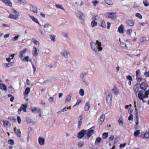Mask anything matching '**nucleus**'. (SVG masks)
Masks as SVG:
<instances>
[{
    "label": "nucleus",
    "instance_id": "37",
    "mask_svg": "<svg viewBox=\"0 0 149 149\" xmlns=\"http://www.w3.org/2000/svg\"><path fill=\"white\" fill-rule=\"evenodd\" d=\"M79 93L81 96H83L84 94V90L83 89H80L79 91Z\"/></svg>",
    "mask_w": 149,
    "mask_h": 149
},
{
    "label": "nucleus",
    "instance_id": "40",
    "mask_svg": "<svg viewBox=\"0 0 149 149\" xmlns=\"http://www.w3.org/2000/svg\"><path fill=\"white\" fill-rule=\"evenodd\" d=\"M143 138H149V132H146L144 135Z\"/></svg>",
    "mask_w": 149,
    "mask_h": 149
},
{
    "label": "nucleus",
    "instance_id": "4",
    "mask_svg": "<svg viewBox=\"0 0 149 149\" xmlns=\"http://www.w3.org/2000/svg\"><path fill=\"white\" fill-rule=\"evenodd\" d=\"M149 94V89L147 90L145 93V95H143V93H142V95L141 96V98H139L140 100L142 101V102L143 103H145L146 102V101L144 100L143 99L145 98H147L148 97V95Z\"/></svg>",
    "mask_w": 149,
    "mask_h": 149
},
{
    "label": "nucleus",
    "instance_id": "56",
    "mask_svg": "<svg viewBox=\"0 0 149 149\" xmlns=\"http://www.w3.org/2000/svg\"><path fill=\"white\" fill-rule=\"evenodd\" d=\"M26 122L29 123H31L32 122V120L29 118H27L26 119Z\"/></svg>",
    "mask_w": 149,
    "mask_h": 149
},
{
    "label": "nucleus",
    "instance_id": "16",
    "mask_svg": "<svg viewBox=\"0 0 149 149\" xmlns=\"http://www.w3.org/2000/svg\"><path fill=\"white\" fill-rule=\"evenodd\" d=\"M37 49L36 47L35 46H33L32 50V54L33 56H37L38 55V53L37 52Z\"/></svg>",
    "mask_w": 149,
    "mask_h": 149
},
{
    "label": "nucleus",
    "instance_id": "27",
    "mask_svg": "<svg viewBox=\"0 0 149 149\" xmlns=\"http://www.w3.org/2000/svg\"><path fill=\"white\" fill-rule=\"evenodd\" d=\"M71 96L70 94L68 95L66 97V99L65 100V103H66L67 102L70 101L71 100Z\"/></svg>",
    "mask_w": 149,
    "mask_h": 149
},
{
    "label": "nucleus",
    "instance_id": "55",
    "mask_svg": "<svg viewBox=\"0 0 149 149\" xmlns=\"http://www.w3.org/2000/svg\"><path fill=\"white\" fill-rule=\"evenodd\" d=\"M140 73V70L139 69L137 70L136 71V77H138L139 75V74Z\"/></svg>",
    "mask_w": 149,
    "mask_h": 149
},
{
    "label": "nucleus",
    "instance_id": "57",
    "mask_svg": "<svg viewBox=\"0 0 149 149\" xmlns=\"http://www.w3.org/2000/svg\"><path fill=\"white\" fill-rule=\"evenodd\" d=\"M98 2V1L95 0V1H92V3H93V5L95 6H96V4Z\"/></svg>",
    "mask_w": 149,
    "mask_h": 149
},
{
    "label": "nucleus",
    "instance_id": "42",
    "mask_svg": "<svg viewBox=\"0 0 149 149\" xmlns=\"http://www.w3.org/2000/svg\"><path fill=\"white\" fill-rule=\"evenodd\" d=\"M56 7L57 8H60L61 9H62V10H64V9L63 8V7L62 6V5H60V4H56Z\"/></svg>",
    "mask_w": 149,
    "mask_h": 149
},
{
    "label": "nucleus",
    "instance_id": "33",
    "mask_svg": "<svg viewBox=\"0 0 149 149\" xmlns=\"http://www.w3.org/2000/svg\"><path fill=\"white\" fill-rule=\"evenodd\" d=\"M29 56H26L24 58H23L22 61H24V60H25V61L26 62H28V61H31V59H30V60H29Z\"/></svg>",
    "mask_w": 149,
    "mask_h": 149
},
{
    "label": "nucleus",
    "instance_id": "25",
    "mask_svg": "<svg viewBox=\"0 0 149 149\" xmlns=\"http://www.w3.org/2000/svg\"><path fill=\"white\" fill-rule=\"evenodd\" d=\"M31 11L34 13H36L37 11V8L35 6H32L31 8Z\"/></svg>",
    "mask_w": 149,
    "mask_h": 149
},
{
    "label": "nucleus",
    "instance_id": "3",
    "mask_svg": "<svg viewBox=\"0 0 149 149\" xmlns=\"http://www.w3.org/2000/svg\"><path fill=\"white\" fill-rule=\"evenodd\" d=\"M104 15L106 18L114 19L116 18V14L115 13H106Z\"/></svg>",
    "mask_w": 149,
    "mask_h": 149
},
{
    "label": "nucleus",
    "instance_id": "53",
    "mask_svg": "<svg viewBox=\"0 0 149 149\" xmlns=\"http://www.w3.org/2000/svg\"><path fill=\"white\" fill-rule=\"evenodd\" d=\"M84 144V142H82V141L79 142V143H78V147L79 148L83 146V145Z\"/></svg>",
    "mask_w": 149,
    "mask_h": 149
},
{
    "label": "nucleus",
    "instance_id": "63",
    "mask_svg": "<svg viewBox=\"0 0 149 149\" xmlns=\"http://www.w3.org/2000/svg\"><path fill=\"white\" fill-rule=\"evenodd\" d=\"M144 75L146 77H149V71L148 72H146L145 73H144Z\"/></svg>",
    "mask_w": 149,
    "mask_h": 149
},
{
    "label": "nucleus",
    "instance_id": "49",
    "mask_svg": "<svg viewBox=\"0 0 149 149\" xmlns=\"http://www.w3.org/2000/svg\"><path fill=\"white\" fill-rule=\"evenodd\" d=\"M135 16L139 18L140 19H141L142 18V17L141 14L139 13H136L135 14Z\"/></svg>",
    "mask_w": 149,
    "mask_h": 149
},
{
    "label": "nucleus",
    "instance_id": "31",
    "mask_svg": "<svg viewBox=\"0 0 149 149\" xmlns=\"http://www.w3.org/2000/svg\"><path fill=\"white\" fill-rule=\"evenodd\" d=\"M49 38L51 39L52 41L54 42L55 41V36L54 35H50L49 36Z\"/></svg>",
    "mask_w": 149,
    "mask_h": 149
},
{
    "label": "nucleus",
    "instance_id": "1",
    "mask_svg": "<svg viewBox=\"0 0 149 149\" xmlns=\"http://www.w3.org/2000/svg\"><path fill=\"white\" fill-rule=\"evenodd\" d=\"M148 87V85L145 82H143L140 85V88L142 90L139 91V93L138 94L139 98H141V96L142 95V93H143L146 90Z\"/></svg>",
    "mask_w": 149,
    "mask_h": 149
},
{
    "label": "nucleus",
    "instance_id": "60",
    "mask_svg": "<svg viewBox=\"0 0 149 149\" xmlns=\"http://www.w3.org/2000/svg\"><path fill=\"white\" fill-rule=\"evenodd\" d=\"M51 26L50 24H45L44 26V28H49V27H51Z\"/></svg>",
    "mask_w": 149,
    "mask_h": 149
},
{
    "label": "nucleus",
    "instance_id": "50",
    "mask_svg": "<svg viewBox=\"0 0 149 149\" xmlns=\"http://www.w3.org/2000/svg\"><path fill=\"white\" fill-rule=\"evenodd\" d=\"M126 78L127 79L129 80L130 81H132V79L131 76L129 75L126 76Z\"/></svg>",
    "mask_w": 149,
    "mask_h": 149
},
{
    "label": "nucleus",
    "instance_id": "17",
    "mask_svg": "<svg viewBox=\"0 0 149 149\" xmlns=\"http://www.w3.org/2000/svg\"><path fill=\"white\" fill-rule=\"evenodd\" d=\"M124 26L123 24H121L118 28V31L121 34L124 33Z\"/></svg>",
    "mask_w": 149,
    "mask_h": 149
},
{
    "label": "nucleus",
    "instance_id": "52",
    "mask_svg": "<svg viewBox=\"0 0 149 149\" xmlns=\"http://www.w3.org/2000/svg\"><path fill=\"white\" fill-rule=\"evenodd\" d=\"M81 100H77L76 103L73 106V107H75L77 105H79L80 103L81 102Z\"/></svg>",
    "mask_w": 149,
    "mask_h": 149
},
{
    "label": "nucleus",
    "instance_id": "24",
    "mask_svg": "<svg viewBox=\"0 0 149 149\" xmlns=\"http://www.w3.org/2000/svg\"><path fill=\"white\" fill-rule=\"evenodd\" d=\"M90 107V104L88 103H86L84 107L85 111H88L89 110Z\"/></svg>",
    "mask_w": 149,
    "mask_h": 149
},
{
    "label": "nucleus",
    "instance_id": "59",
    "mask_svg": "<svg viewBox=\"0 0 149 149\" xmlns=\"http://www.w3.org/2000/svg\"><path fill=\"white\" fill-rule=\"evenodd\" d=\"M17 119L18 123L20 124L21 123V119L20 117L19 116H18Z\"/></svg>",
    "mask_w": 149,
    "mask_h": 149
},
{
    "label": "nucleus",
    "instance_id": "34",
    "mask_svg": "<svg viewBox=\"0 0 149 149\" xmlns=\"http://www.w3.org/2000/svg\"><path fill=\"white\" fill-rule=\"evenodd\" d=\"M123 120L122 118L120 117L119 119L118 122L120 123V125H123Z\"/></svg>",
    "mask_w": 149,
    "mask_h": 149
},
{
    "label": "nucleus",
    "instance_id": "5",
    "mask_svg": "<svg viewBox=\"0 0 149 149\" xmlns=\"http://www.w3.org/2000/svg\"><path fill=\"white\" fill-rule=\"evenodd\" d=\"M95 127L94 126L92 127L89 129L88 132L86 133L88 136L87 139H88L91 136L92 134L93 133L94 131Z\"/></svg>",
    "mask_w": 149,
    "mask_h": 149
},
{
    "label": "nucleus",
    "instance_id": "30",
    "mask_svg": "<svg viewBox=\"0 0 149 149\" xmlns=\"http://www.w3.org/2000/svg\"><path fill=\"white\" fill-rule=\"evenodd\" d=\"M101 141V138L100 137H97L96 138L95 142V145L97 144V143H100Z\"/></svg>",
    "mask_w": 149,
    "mask_h": 149
},
{
    "label": "nucleus",
    "instance_id": "46",
    "mask_svg": "<svg viewBox=\"0 0 149 149\" xmlns=\"http://www.w3.org/2000/svg\"><path fill=\"white\" fill-rule=\"evenodd\" d=\"M143 3L144 6H149V3L146 0L144 1Z\"/></svg>",
    "mask_w": 149,
    "mask_h": 149
},
{
    "label": "nucleus",
    "instance_id": "18",
    "mask_svg": "<svg viewBox=\"0 0 149 149\" xmlns=\"http://www.w3.org/2000/svg\"><path fill=\"white\" fill-rule=\"evenodd\" d=\"M14 130L15 132V133L16 134V135L19 137H21V132L19 130H18L16 128V127H15L14 128Z\"/></svg>",
    "mask_w": 149,
    "mask_h": 149
},
{
    "label": "nucleus",
    "instance_id": "6",
    "mask_svg": "<svg viewBox=\"0 0 149 149\" xmlns=\"http://www.w3.org/2000/svg\"><path fill=\"white\" fill-rule=\"evenodd\" d=\"M86 133V130L83 129L78 133L77 134V137L81 139L83 138Z\"/></svg>",
    "mask_w": 149,
    "mask_h": 149
},
{
    "label": "nucleus",
    "instance_id": "11",
    "mask_svg": "<svg viewBox=\"0 0 149 149\" xmlns=\"http://www.w3.org/2000/svg\"><path fill=\"white\" fill-rule=\"evenodd\" d=\"M31 110L33 113H35L38 112H40L41 109L37 107H33L31 108Z\"/></svg>",
    "mask_w": 149,
    "mask_h": 149
},
{
    "label": "nucleus",
    "instance_id": "29",
    "mask_svg": "<svg viewBox=\"0 0 149 149\" xmlns=\"http://www.w3.org/2000/svg\"><path fill=\"white\" fill-rule=\"evenodd\" d=\"M97 25V23L95 21L93 20L91 22V26L92 27H94L96 26Z\"/></svg>",
    "mask_w": 149,
    "mask_h": 149
},
{
    "label": "nucleus",
    "instance_id": "62",
    "mask_svg": "<svg viewBox=\"0 0 149 149\" xmlns=\"http://www.w3.org/2000/svg\"><path fill=\"white\" fill-rule=\"evenodd\" d=\"M126 143H125L123 144H120V148H123L125 147L126 145Z\"/></svg>",
    "mask_w": 149,
    "mask_h": 149
},
{
    "label": "nucleus",
    "instance_id": "2",
    "mask_svg": "<svg viewBox=\"0 0 149 149\" xmlns=\"http://www.w3.org/2000/svg\"><path fill=\"white\" fill-rule=\"evenodd\" d=\"M92 48L96 52L97 49L101 51L102 50V48L101 47V43L99 42L98 40L96 41V43H95L93 42H91L90 43Z\"/></svg>",
    "mask_w": 149,
    "mask_h": 149
},
{
    "label": "nucleus",
    "instance_id": "35",
    "mask_svg": "<svg viewBox=\"0 0 149 149\" xmlns=\"http://www.w3.org/2000/svg\"><path fill=\"white\" fill-rule=\"evenodd\" d=\"M30 91V88L29 87H27L24 91V94H28Z\"/></svg>",
    "mask_w": 149,
    "mask_h": 149
},
{
    "label": "nucleus",
    "instance_id": "48",
    "mask_svg": "<svg viewBox=\"0 0 149 149\" xmlns=\"http://www.w3.org/2000/svg\"><path fill=\"white\" fill-rule=\"evenodd\" d=\"M19 37V35L15 36L12 38L11 40L13 41H16L17 40Z\"/></svg>",
    "mask_w": 149,
    "mask_h": 149
},
{
    "label": "nucleus",
    "instance_id": "22",
    "mask_svg": "<svg viewBox=\"0 0 149 149\" xmlns=\"http://www.w3.org/2000/svg\"><path fill=\"white\" fill-rule=\"evenodd\" d=\"M30 17L35 22L38 23L40 26H41V25H40V24L37 19L36 18H35L33 16H30Z\"/></svg>",
    "mask_w": 149,
    "mask_h": 149
},
{
    "label": "nucleus",
    "instance_id": "61",
    "mask_svg": "<svg viewBox=\"0 0 149 149\" xmlns=\"http://www.w3.org/2000/svg\"><path fill=\"white\" fill-rule=\"evenodd\" d=\"M114 135H111L109 138V140H110L109 141H113L114 139Z\"/></svg>",
    "mask_w": 149,
    "mask_h": 149
},
{
    "label": "nucleus",
    "instance_id": "58",
    "mask_svg": "<svg viewBox=\"0 0 149 149\" xmlns=\"http://www.w3.org/2000/svg\"><path fill=\"white\" fill-rule=\"evenodd\" d=\"M10 101L13 102L14 99V97L12 95L10 94Z\"/></svg>",
    "mask_w": 149,
    "mask_h": 149
},
{
    "label": "nucleus",
    "instance_id": "47",
    "mask_svg": "<svg viewBox=\"0 0 149 149\" xmlns=\"http://www.w3.org/2000/svg\"><path fill=\"white\" fill-rule=\"evenodd\" d=\"M106 3L109 5H111L113 4L111 0H107Z\"/></svg>",
    "mask_w": 149,
    "mask_h": 149
},
{
    "label": "nucleus",
    "instance_id": "43",
    "mask_svg": "<svg viewBox=\"0 0 149 149\" xmlns=\"http://www.w3.org/2000/svg\"><path fill=\"white\" fill-rule=\"evenodd\" d=\"M32 41L36 45H38L40 44L39 42L35 39H32Z\"/></svg>",
    "mask_w": 149,
    "mask_h": 149
},
{
    "label": "nucleus",
    "instance_id": "21",
    "mask_svg": "<svg viewBox=\"0 0 149 149\" xmlns=\"http://www.w3.org/2000/svg\"><path fill=\"white\" fill-rule=\"evenodd\" d=\"M27 49H25L21 51L20 52V57L22 59V58L24 56L23 54L26 53V52Z\"/></svg>",
    "mask_w": 149,
    "mask_h": 149
},
{
    "label": "nucleus",
    "instance_id": "7",
    "mask_svg": "<svg viewBox=\"0 0 149 149\" xmlns=\"http://www.w3.org/2000/svg\"><path fill=\"white\" fill-rule=\"evenodd\" d=\"M76 16L80 19L83 20L84 17V14L81 12L77 11L75 13Z\"/></svg>",
    "mask_w": 149,
    "mask_h": 149
},
{
    "label": "nucleus",
    "instance_id": "23",
    "mask_svg": "<svg viewBox=\"0 0 149 149\" xmlns=\"http://www.w3.org/2000/svg\"><path fill=\"white\" fill-rule=\"evenodd\" d=\"M0 88L2 90L6 91L7 90L6 86L3 84H0Z\"/></svg>",
    "mask_w": 149,
    "mask_h": 149
},
{
    "label": "nucleus",
    "instance_id": "19",
    "mask_svg": "<svg viewBox=\"0 0 149 149\" xmlns=\"http://www.w3.org/2000/svg\"><path fill=\"white\" fill-rule=\"evenodd\" d=\"M19 15H20L17 14L15 15L11 14H10V18L15 20H16L18 19V17Z\"/></svg>",
    "mask_w": 149,
    "mask_h": 149
},
{
    "label": "nucleus",
    "instance_id": "44",
    "mask_svg": "<svg viewBox=\"0 0 149 149\" xmlns=\"http://www.w3.org/2000/svg\"><path fill=\"white\" fill-rule=\"evenodd\" d=\"M101 26L102 27L104 28H106V24L105 22L104 21H103L102 22L101 25L100 26Z\"/></svg>",
    "mask_w": 149,
    "mask_h": 149
},
{
    "label": "nucleus",
    "instance_id": "51",
    "mask_svg": "<svg viewBox=\"0 0 149 149\" xmlns=\"http://www.w3.org/2000/svg\"><path fill=\"white\" fill-rule=\"evenodd\" d=\"M15 92V90L14 89L12 88V87L10 86V93H13Z\"/></svg>",
    "mask_w": 149,
    "mask_h": 149
},
{
    "label": "nucleus",
    "instance_id": "32",
    "mask_svg": "<svg viewBox=\"0 0 149 149\" xmlns=\"http://www.w3.org/2000/svg\"><path fill=\"white\" fill-rule=\"evenodd\" d=\"M140 134V131L139 130H136L134 133V135L135 137L137 136Z\"/></svg>",
    "mask_w": 149,
    "mask_h": 149
},
{
    "label": "nucleus",
    "instance_id": "15",
    "mask_svg": "<svg viewBox=\"0 0 149 149\" xmlns=\"http://www.w3.org/2000/svg\"><path fill=\"white\" fill-rule=\"evenodd\" d=\"M106 102L109 104H111V94H109L107 96Z\"/></svg>",
    "mask_w": 149,
    "mask_h": 149
},
{
    "label": "nucleus",
    "instance_id": "38",
    "mask_svg": "<svg viewBox=\"0 0 149 149\" xmlns=\"http://www.w3.org/2000/svg\"><path fill=\"white\" fill-rule=\"evenodd\" d=\"M108 133L107 132H104L102 134V137L104 139H106L108 136Z\"/></svg>",
    "mask_w": 149,
    "mask_h": 149
},
{
    "label": "nucleus",
    "instance_id": "20",
    "mask_svg": "<svg viewBox=\"0 0 149 149\" xmlns=\"http://www.w3.org/2000/svg\"><path fill=\"white\" fill-rule=\"evenodd\" d=\"M63 52L61 53V54L65 58H68L69 53L66 50L63 51Z\"/></svg>",
    "mask_w": 149,
    "mask_h": 149
},
{
    "label": "nucleus",
    "instance_id": "26",
    "mask_svg": "<svg viewBox=\"0 0 149 149\" xmlns=\"http://www.w3.org/2000/svg\"><path fill=\"white\" fill-rule=\"evenodd\" d=\"M11 12L12 13H14L15 15H20L19 13L16 10H15L13 8L11 9Z\"/></svg>",
    "mask_w": 149,
    "mask_h": 149
},
{
    "label": "nucleus",
    "instance_id": "41",
    "mask_svg": "<svg viewBox=\"0 0 149 149\" xmlns=\"http://www.w3.org/2000/svg\"><path fill=\"white\" fill-rule=\"evenodd\" d=\"M146 40V38L143 36L142 37L140 40V42L141 43L144 42Z\"/></svg>",
    "mask_w": 149,
    "mask_h": 149
},
{
    "label": "nucleus",
    "instance_id": "10",
    "mask_svg": "<svg viewBox=\"0 0 149 149\" xmlns=\"http://www.w3.org/2000/svg\"><path fill=\"white\" fill-rule=\"evenodd\" d=\"M105 116L104 115L102 114L98 121V123L100 125H101L103 123L105 119Z\"/></svg>",
    "mask_w": 149,
    "mask_h": 149
},
{
    "label": "nucleus",
    "instance_id": "45",
    "mask_svg": "<svg viewBox=\"0 0 149 149\" xmlns=\"http://www.w3.org/2000/svg\"><path fill=\"white\" fill-rule=\"evenodd\" d=\"M3 123L4 126L6 127L8 125L9 122L7 121L3 120Z\"/></svg>",
    "mask_w": 149,
    "mask_h": 149
},
{
    "label": "nucleus",
    "instance_id": "64",
    "mask_svg": "<svg viewBox=\"0 0 149 149\" xmlns=\"http://www.w3.org/2000/svg\"><path fill=\"white\" fill-rule=\"evenodd\" d=\"M136 80L138 82L141 81L142 80V78H139L138 77H136Z\"/></svg>",
    "mask_w": 149,
    "mask_h": 149
},
{
    "label": "nucleus",
    "instance_id": "13",
    "mask_svg": "<svg viewBox=\"0 0 149 149\" xmlns=\"http://www.w3.org/2000/svg\"><path fill=\"white\" fill-rule=\"evenodd\" d=\"M38 142L39 144L41 146H43L45 143V139L42 137H39L38 138Z\"/></svg>",
    "mask_w": 149,
    "mask_h": 149
},
{
    "label": "nucleus",
    "instance_id": "8",
    "mask_svg": "<svg viewBox=\"0 0 149 149\" xmlns=\"http://www.w3.org/2000/svg\"><path fill=\"white\" fill-rule=\"evenodd\" d=\"M134 112H135L134 114L135 116V120L136 124L137 125L139 124V118L138 116V110L136 108H135Z\"/></svg>",
    "mask_w": 149,
    "mask_h": 149
},
{
    "label": "nucleus",
    "instance_id": "14",
    "mask_svg": "<svg viewBox=\"0 0 149 149\" xmlns=\"http://www.w3.org/2000/svg\"><path fill=\"white\" fill-rule=\"evenodd\" d=\"M139 84H136L134 86L135 88H134V92L136 95L139 91Z\"/></svg>",
    "mask_w": 149,
    "mask_h": 149
},
{
    "label": "nucleus",
    "instance_id": "28",
    "mask_svg": "<svg viewBox=\"0 0 149 149\" xmlns=\"http://www.w3.org/2000/svg\"><path fill=\"white\" fill-rule=\"evenodd\" d=\"M27 105L26 104H25V105L22 104L20 107H22V108L23 109V110H22L24 112H26V109L27 107Z\"/></svg>",
    "mask_w": 149,
    "mask_h": 149
},
{
    "label": "nucleus",
    "instance_id": "54",
    "mask_svg": "<svg viewBox=\"0 0 149 149\" xmlns=\"http://www.w3.org/2000/svg\"><path fill=\"white\" fill-rule=\"evenodd\" d=\"M129 120H133V115L132 114H130L128 118Z\"/></svg>",
    "mask_w": 149,
    "mask_h": 149
},
{
    "label": "nucleus",
    "instance_id": "12",
    "mask_svg": "<svg viewBox=\"0 0 149 149\" xmlns=\"http://www.w3.org/2000/svg\"><path fill=\"white\" fill-rule=\"evenodd\" d=\"M82 114L80 115L78 118V128H80V127L82 123Z\"/></svg>",
    "mask_w": 149,
    "mask_h": 149
},
{
    "label": "nucleus",
    "instance_id": "36",
    "mask_svg": "<svg viewBox=\"0 0 149 149\" xmlns=\"http://www.w3.org/2000/svg\"><path fill=\"white\" fill-rule=\"evenodd\" d=\"M100 18V17L99 16L96 15L95 16H93L92 18V19L93 20H95L97 19H99Z\"/></svg>",
    "mask_w": 149,
    "mask_h": 149
},
{
    "label": "nucleus",
    "instance_id": "9",
    "mask_svg": "<svg viewBox=\"0 0 149 149\" xmlns=\"http://www.w3.org/2000/svg\"><path fill=\"white\" fill-rule=\"evenodd\" d=\"M126 23L128 26H132L134 24V22L132 19H128L126 20Z\"/></svg>",
    "mask_w": 149,
    "mask_h": 149
},
{
    "label": "nucleus",
    "instance_id": "39",
    "mask_svg": "<svg viewBox=\"0 0 149 149\" xmlns=\"http://www.w3.org/2000/svg\"><path fill=\"white\" fill-rule=\"evenodd\" d=\"M7 6H9V0H1Z\"/></svg>",
    "mask_w": 149,
    "mask_h": 149
}]
</instances>
